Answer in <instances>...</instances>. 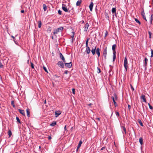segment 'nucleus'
Segmentation results:
<instances>
[{"mask_svg": "<svg viewBox=\"0 0 153 153\" xmlns=\"http://www.w3.org/2000/svg\"><path fill=\"white\" fill-rule=\"evenodd\" d=\"M63 29V27H60L57 28L55 29L54 31L53 32V34H55L58 33L59 32H62Z\"/></svg>", "mask_w": 153, "mask_h": 153, "instance_id": "obj_1", "label": "nucleus"}, {"mask_svg": "<svg viewBox=\"0 0 153 153\" xmlns=\"http://www.w3.org/2000/svg\"><path fill=\"white\" fill-rule=\"evenodd\" d=\"M124 66L126 71H127L128 68V61L126 57V56L124 60Z\"/></svg>", "mask_w": 153, "mask_h": 153, "instance_id": "obj_2", "label": "nucleus"}, {"mask_svg": "<svg viewBox=\"0 0 153 153\" xmlns=\"http://www.w3.org/2000/svg\"><path fill=\"white\" fill-rule=\"evenodd\" d=\"M63 62L62 61H59L57 63V65L58 66L61 68H64V65Z\"/></svg>", "mask_w": 153, "mask_h": 153, "instance_id": "obj_3", "label": "nucleus"}, {"mask_svg": "<svg viewBox=\"0 0 153 153\" xmlns=\"http://www.w3.org/2000/svg\"><path fill=\"white\" fill-rule=\"evenodd\" d=\"M107 47H106L104 49L103 52V56L104 59H106V56L107 54Z\"/></svg>", "mask_w": 153, "mask_h": 153, "instance_id": "obj_4", "label": "nucleus"}, {"mask_svg": "<svg viewBox=\"0 0 153 153\" xmlns=\"http://www.w3.org/2000/svg\"><path fill=\"white\" fill-rule=\"evenodd\" d=\"M64 63L65 64V66L66 67L70 68L71 67V66H72V64L71 62H70L69 63H66V62H64Z\"/></svg>", "mask_w": 153, "mask_h": 153, "instance_id": "obj_5", "label": "nucleus"}, {"mask_svg": "<svg viewBox=\"0 0 153 153\" xmlns=\"http://www.w3.org/2000/svg\"><path fill=\"white\" fill-rule=\"evenodd\" d=\"M86 50L85 51V52L87 54H89L91 52V49L88 46V45L87 46L86 45Z\"/></svg>", "mask_w": 153, "mask_h": 153, "instance_id": "obj_6", "label": "nucleus"}, {"mask_svg": "<svg viewBox=\"0 0 153 153\" xmlns=\"http://www.w3.org/2000/svg\"><path fill=\"white\" fill-rule=\"evenodd\" d=\"M89 26V24L88 23H86L83 27L84 31H87L88 30Z\"/></svg>", "mask_w": 153, "mask_h": 153, "instance_id": "obj_7", "label": "nucleus"}, {"mask_svg": "<svg viewBox=\"0 0 153 153\" xmlns=\"http://www.w3.org/2000/svg\"><path fill=\"white\" fill-rule=\"evenodd\" d=\"M59 56H60L61 59H62V60L63 62H66V60H65L64 56L62 55V54L61 53H59Z\"/></svg>", "mask_w": 153, "mask_h": 153, "instance_id": "obj_8", "label": "nucleus"}, {"mask_svg": "<svg viewBox=\"0 0 153 153\" xmlns=\"http://www.w3.org/2000/svg\"><path fill=\"white\" fill-rule=\"evenodd\" d=\"M114 97H111V98L113 100V102L116 101L117 100V95L115 94H114Z\"/></svg>", "mask_w": 153, "mask_h": 153, "instance_id": "obj_9", "label": "nucleus"}, {"mask_svg": "<svg viewBox=\"0 0 153 153\" xmlns=\"http://www.w3.org/2000/svg\"><path fill=\"white\" fill-rule=\"evenodd\" d=\"M65 5L64 4H62V9L65 12H68V10L67 7H65Z\"/></svg>", "mask_w": 153, "mask_h": 153, "instance_id": "obj_10", "label": "nucleus"}, {"mask_svg": "<svg viewBox=\"0 0 153 153\" xmlns=\"http://www.w3.org/2000/svg\"><path fill=\"white\" fill-rule=\"evenodd\" d=\"M97 46H95L94 47V48H91V52L93 55H94L95 53L96 50V49Z\"/></svg>", "mask_w": 153, "mask_h": 153, "instance_id": "obj_11", "label": "nucleus"}, {"mask_svg": "<svg viewBox=\"0 0 153 153\" xmlns=\"http://www.w3.org/2000/svg\"><path fill=\"white\" fill-rule=\"evenodd\" d=\"M100 49L99 48H97L96 49V52L98 57H99L100 55Z\"/></svg>", "mask_w": 153, "mask_h": 153, "instance_id": "obj_12", "label": "nucleus"}, {"mask_svg": "<svg viewBox=\"0 0 153 153\" xmlns=\"http://www.w3.org/2000/svg\"><path fill=\"white\" fill-rule=\"evenodd\" d=\"M121 127L123 129L122 130V131L123 133V134H124V133L125 134H126V128L125 127V126H121Z\"/></svg>", "mask_w": 153, "mask_h": 153, "instance_id": "obj_13", "label": "nucleus"}, {"mask_svg": "<svg viewBox=\"0 0 153 153\" xmlns=\"http://www.w3.org/2000/svg\"><path fill=\"white\" fill-rule=\"evenodd\" d=\"M18 110L20 114H22L23 116H25V111L24 110L19 109H18Z\"/></svg>", "mask_w": 153, "mask_h": 153, "instance_id": "obj_14", "label": "nucleus"}, {"mask_svg": "<svg viewBox=\"0 0 153 153\" xmlns=\"http://www.w3.org/2000/svg\"><path fill=\"white\" fill-rule=\"evenodd\" d=\"M93 5V3L92 2H91L89 6V8H90V10L91 11H92Z\"/></svg>", "mask_w": 153, "mask_h": 153, "instance_id": "obj_15", "label": "nucleus"}, {"mask_svg": "<svg viewBox=\"0 0 153 153\" xmlns=\"http://www.w3.org/2000/svg\"><path fill=\"white\" fill-rule=\"evenodd\" d=\"M61 114L60 111H59L55 112V117H57Z\"/></svg>", "mask_w": 153, "mask_h": 153, "instance_id": "obj_16", "label": "nucleus"}, {"mask_svg": "<svg viewBox=\"0 0 153 153\" xmlns=\"http://www.w3.org/2000/svg\"><path fill=\"white\" fill-rule=\"evenodd\" d=\"M140 98L141 99H142L143 100V101L145 102H146V99L145 98V96L144 95H142L140 97Z\"/></svg>", "mask_w": 153, "mask_h": 153, "instance_id": "obj_17", "label": "nucleus"}, {"mask_svg": "<svg viewBox=\"0 0 153 153\" xmlns=\"http://www.w3.org/2000/svg\"><path fill=\"white\" fill-rule=\"evenodd\" d=\"M116 47V45L115 44L113 45L112 46V49L113 50V53H116L115 51V48Z\"/></svg>", "mask_w": 153, "mask_h": 153, "instance_id": "obj_18", "label": "nucleus"}, {"mask_svg": "<svg viewBox=\"0 0 153 153\" xmlns=\"http://www.w3.org/2000/svg\"><path fill=\"white\" fill-rule=\"evenodd\" d=\"M26 112H27V117H29L30 116V109L27 108L26 110Z\"/></svg>", "mask_w": 153, "mask_h": 153, "instance_id": "obj_19", "label": "nucleus"}, {"mask_svg": "<svg viewBox=\"0 0 153 153\" xmlns=\"http://www.w3.org/2000/svg\"><path fill=\"white\" fill-rule=\"evenodd\" d=\"M105 15L106 19H107L109 20V17L108 13L105 11Z\"/></svg>", "mask_w": 153, "mask_h": 153, "instance_id": "obj_20", "label": "nucleus"}, {"mask_svg": "<svg viewBox=\"0 0 153 153\" xmlns=\"http://www.w3.org/2000/svg\"><path fill=\"white\" fill-rule=\"evenodd\" d=\"M150 23L151 25L152 24V21L153 20V15L152 14L150 18Z\"/></svg>", "mask_w": 153, "mask_h": 153, "instance_id": "obj_21", "label": "nucleus"}, {"mask_svg": "<svg viewBox=\"0 0 153 153\" xmlns=\"http://www.w3.org/2000/svg\"><path fill=\"white\" fill-rule=\"evenodd\" d=\"M116 8L113 7L112 8L111 10V12L113 14H114V13H116Z\"/></svg>", "mask_w": 153, "mask_h": 153, "instance_id": "obj_22", "label": "nucleus"}, {"mask_svg": "<svg viewBox=\"0 0 153 153\" xmlns=\"http://www.w3.org/2000/svg\"><path fill=\"white\" fill-rule=\"evenodd\" d=\"M82 2V1L81 0L78 1L76 4V5L77 6H79Z\"/></svg>", "mask_w": 153, "mask_h": 153, "instance_id": "obj_23", "label": "nucleus"}, {"mask_svg": "<svg viewBox=\"0 0 153 153\" xmlns=\"http://www.w3.org/2000/svg\"><path fill=\"white\" fill-rule=\"evenodd\" d=\"M56 121H53V122L50 125L51 126H53L56 125Z\"/></svg>", "mask_w": 153, "mask_h": 153, "instance_id": "obj_24", "label": "nucleus"}, {"mask_svg": "<svg viewBox=\"0 0 153 153\" xmlns=\"http://www.w3.org/2000/svg\"><path fill=\"white\" fill-rule=\"evenodd\" d=\"M144 60L145 63L144 64V66H147V61H148L147 58H145Z\"/></svg>", "mask_w": 153, "mask_h": 153, "instance_id": "obj_25", "label": "nucleus"}, {"mask_svg": "<svg viewBox=\"0 0 153 153\" xmlns=\"http://www.w3.org/2000/svg\"><path fill=\"white\" fill-rule=\"evenodd\" d=\"M139 142L141 145H142L143 144V139L142 137H140L139 140Z\"/></svg>", "mask_w": 153, "mask_h": 153, "instance_id": "obj_26", "label": "nucleus"}, {"mask_svg": "<svg viewBox=\"0 0 153 153\" xmlns=\"http://www.w3.org/2000/svg\"><path fill=\"white\" fill-rule=\"evenodd\" d=\"M138 122L139 123L141 126H143V123L140 119H138Z\"/></svg>", "mask_w": 153, "mask_h": 153, "instance_id": "obj_27", "label": "nucleus"}, {"mask_svg": "<svg viewBox=\"0 0 153 153\" xmlns=\"http://www.w3.org/2000/svg\"><path fill=\"white\" fill-rule=\"evenodd\" d=\"M116 53L114 52V53H113V61L114 62L116 57Z\"/></svg>", "mask_w": 153, "mask_h": 153, "instance_id": "obj_28", "label": "nucleus"}, {"mask_svg": "<svg viewBox=\"0 0 153 153\" xmlns=\"http://www.w3.org/2000/svg\"><path fill=\"white\" fill-rule=\"evenodd\" d=\"M38 27L40 28L41 27V25H42V22H41V21H38Z\"/></svg>", "mask_w": 153, "mask_h": 153, "instance_id": "obj_29", "label": "nucleus"}, {"mask_svg": "<svg viewBox=\"0 0 153 153\" xmlns=\"http://www.w3.org/2000/svg\"><path fill=\"white\" fill-rule=\"evenodd\" d=\"M43 9H44V10L45 11L46 10H47V6L45 4H43Z\"/></svg>", "mask_w": 153, "mask_h": 153, "instance_id": "obj_30", "label": "nucleus"}, {"mask_svg": "<svg viewBox=\"0 0 153 153\" xmlns=\"http://www.w3.org/2000/svg\"><path fill=\"white\" fill-rule=\"evenodd\" d=\"M8 134L9 137H10L12 135L11 131L10 130H9L8 131Z\"/></svg>", "mask_w": 153, "mask_h": 153, "instance_id": "obj_31", "label": "nucleus"}, {"mask_svg": "<svg viewBox=\"0 0 153 153\" xmlns=\"http://www.w3.org/2000/svg\"><path fill=\"white\" fill-rule=\"evenodd\" d=\"M135 20L136 22L138 23L139 25H140L141 24L140 22L138 20V19L136 18L135 19Z\"/></svg>", "mask_w": 153, "mask_h": 153, "instance_id": "obj_32", "label": "nucleus"}, {"mask_svg": "<svg viewBox=\"0 0 153 153\" xmlns=\"http://www.w3.org/2000/svg\"><path fill=\"white\" fill-rule=\"evenodd\" d=\"M89 39H90L89 38H87V39L86 40L85 44H86V45H87V46L88 45V41L89 40Z\"/></svg>", "mask_w": 153, "mask_h": 153, "instance_id": "obj_33", "label": "nucleus"}, {"mask_svg": "<svg viewBox=\"0 0 153 153\" xmlns=\"http://www.w3.org/2000/svg\"><path fill=\"white\" fill-rule=\"evenodd\" d=\"M16 119L17 122H18L19 123H21V121H20L19 120V119L18 117H16Z\"/></svg>", "mask_w": 153, "mask_h": 153, "instance_id": "obj_34", "label": "nucleus"}, {"mask_svg": "<svg viewBox=\"0 0 153 153\" xmlns=\"http://www.w3.org/2000/svg\"><path fill=\"white\" fill-rule=\"evenodd\" d=\"M148 33L149 35V38L151 39L152 38V33L150 31H149Z\"/></svg>", "mask_w": 153, "mask_h": 153, "instance_id": "obj_35", "label": "nucleus"}, {"mask_svg": "<svg viewBox=\"0 0 153 153\" xmlns=\"http://www.w3.org/2000/svg\"><path fill=\"white\" fill-rule=\"evenodd\" d=\"M11 104L13 106V107L14 108L15 106V105L14 104V102L13 101H12L11 102Z\"/></svg>", "mask_w": 153, "mask_h": 153, "instance_id": "obj_36", "label": "nucleus"}, {"mask_svg": "<svg viewBox=\"0 0 153 153\" xmlns=\"http://www.w3.org/2000/svg\"><path fill=\"white\" fill-rule=\"evenodd\" d=\"M141 15L142 16H145V12L143 10L141 12Z\"/></svg>", "mask_w": 153, "mask_h": 153, "instance_id": "obj_37", "label": "nucleus"}, {"mask_svg": "<svg viewBox=\"0 0 153 153\" xmlns=\"http://www.w3.org/2000/svg\"><path fill=\"white\" fill-rule=\"evenodd\" d=\"M82 143V140H80L79 141V142L78 144V146H79L80 147Z\"/></svg>", "mask_w": 153, "mask_h": 153, "instance_id": "obj_38", "label": "nucleus"}, {"mask_svg": "<svg viewBox=\"0 0 153 153\" xmlns=\"http://www.w3.org/2000/svg\"><path fill=\"white\" fill-rule=\"evenodd\" d=\"M148 105L150 109L152 110L153 109V108L152 106L149 103H148Z\"/></svg>", "mask_w": 153, "mask_h": 153, "instance_id": "obj_39", "label": "nucleus"}, {"mask_svg": "<svg viewBox=\"0 0 153 153\" xmlns=\"http://www.w3.org/2000/svg\"><path fill=\"white\" fill-rule=\"evenodd\" d=\"M151 57H153V50L152 49H151Z\"/></svg>", "mask_w": 153, "mask_h": 153, "instance_id": "obj_40", "label": "nucleus"}, {"mask_svg": "<svg viewBox=\"0 0 153 153\" xmlns=\"http://www.w3.org/2000/svg\"><path fill=\"white\" fill-rule=\"evenodd\" d=\"M97 70H98L97 71V73H100L101 72V70H100V68H99L97 67Z\"/></svg>", "mask_w": 153, "mask_h": 153, "instance_id": "obj_41", "label": "nucleus"}, {"mask_svg": "<svg viewBox=\"0 0 153 153\" xmlns=\"http://www.w3.org/2000/svg\"><path fill=\"white\" fill-rule=\"evenodd\" d=\"M115 114H116V116L117 117H118V116H119L120 114H119V113L118 112L116 111H115Z\"/></svg>", "mask_w": 153, "mask_h": 153, "instance_id": "obj_42", "label": "nucleus"}, {"mask_svg": "<svg viewBox=\"0 0 153 153\" xmlns=\"http://www.w3.org/2000/svg\"><path fill=\"white\" fill-rule=\"evenodd\" d=\"M43 68L44 69V70L47 73H48V71L46 68V67L45 66L43 67Z\"/></svg>", "mask_w": 153, "mask_h": 153, "instance_id": "obj_43", "label": "nucleus"}, {"mask_svg": "<svg viewBox=\"0 0 153 153\" xmlns=\"http://www.w3.org/2000/svg\"><path fill=\"white\" fill-rule=\"evenodd\" d=\"M31 68H33V69L34 68V65H33V64L32 63V62H31Z\"/></svg>", "mask_w": 153, "mask_h": 153, "instance_id": "obj_44", "label": "nucleus"}, {"mask_svg": "<svg viewBox=\"0 0 153 153\" xmlns=\"http://www.w3.org/2000/svg\"><path fill=\"white\" fill-rule=\"evenodd\" d=\"M58 13L60 15H61L62 14V11L60 10H59L58 11Z\"/></svg>", "mask_w": 153, "mask_h": 153, "instance_id": "obj_45", "label": "nucleus"}, {"mask_svg": "<svg viewBox=\"0 0 153 153\" xmlns=\"http://www.w3.org/2000/svg\"><path fill=\"white\" fill-rule=\"evenodd\" d=\"M74 32H72V34L71 35V36L72 37V38H74Z\"/></svg>", "mask_w": 153, "mask_h": 153, "instance_id": "obj_46", "label": "nucleus"}, {"mask_svg": "<svg viewBox=\"0 0 153 153\" xmlns=\"http://www.w3.org/2000/svg\"><path fill=\"white\" fill-rule=\"evenodd\" d=\"M51 27H49L48 28V31L49 32H50L51 31Z\"/></svg>", "mask_w": 153, "mask_h": 153, "instance_id": "obj_47", "label": "nucleus"}, {"mask_svg": "<svg viewBox=\"0 0 153 153\" xmlns=\"http://www.w3.org/2000/svg\"><path fill=\"white\" fill-rule=\"evenodd\" d=\"M114 106H115V107H117L118 105H117V103L116 102V101L114 102Z\"/></svg>", "mask_w": 153, "mask_h": 153, "instance_id": "obj_48", "label": "nucleus"}, {"mask_svg": "<svg viewBox=\"0 0 153 153\" xmlns=\"http://www.w3.org/2000/svg\"><path fill=\"white\" fill-rule=\"evenodd\" d=\"M130 86H131V89H132V91H134V89L133 87V86H132V85H130Z\"/></svg>", "mask_w": 153, "mask_h": 153, "instance_id": "obj_49", "label": "nucleus"}, {"mask_svg": "<svg viewBox=\"0 0 153 153\" xmlns=\"http://www.w3.org/2000/svg\"><path fill=\"white\" fill-rule=\"evenodd\" d=\"M3 67V65H2L1 62L0 61V68H2Z\"/></svg>", "mask_w": 153, "mask_h": 153, "instance_id": "obj_50", "label": "nucleus"}, {"mask_svg": "<svg viewBox=\"0 0 153 153\" xmlns=\"http://www.w3.org/2000/svg\"><path fill=\"white\" fill-rule=\"evenodd\" d=\"M72 93L73 94H75V89L74 88H73L72 89Z\"/></svg>", "mask_w": 153, "mask_h": 153, "instance_id": "obj_51", "label": "nucleus"}, {"mask_svg": "<svg viewBox=\"0 0 153 153\" xmlns=\"http://www.w3.org/2000/svg\"><path fill=\"white\" fill-rule=\"evenodd\" d=\"M13 41H14V42H15V43L16 44V45H18V42H17V41H15V39H14L13 40Z\"/></svg>", "mask_w": 153, "mask_h": 153, "instance_id": "obj_52", "label": "nucleus"}, {"mask_svg": "<svg viewBox=\"0 0 153 153\" xmlns=\"http://www.w3.org/2000/svg\"><path fill=\"white\" fill-rule=\"evenodd\" d=\"M108 34V32L107 31H106V32L105 33V37H106Z\"/></svg>", "mask_w": 153, "mask_h": 153, "instance_id": "obj_53", "label": "nucleus"}, {"mask_svg": "<svg viewBox=\"0 0 153 153\" xmlns=\"http://www.w3.org/2000/svg\"><path fill=\"white\" fill-rule=\"evenodd\" d=\"M143 18L146 21H147V20H146V16H143Z\"/></svg>", "mask_w": 153, "mask_h": 153, "instance_id": "obj_54", "label": "nucleus"}, {"mask_svg": "<svg viewBox=\"0 0 153 153\" xmlns=\"http://www.w3.org/2000/svg\"><path fill=\"white\" fill-rule=\"evenodd\" d=\"M48 140H50L51 139V136H49L48 137Z\"/></svg>", "mask_w": 153, "mask_h": 153, "instance_id": "obj_55", "label": "nucleus"}, {"mask_svg": "<svg viewBox=\"0 0 153 153\" xmlns=\"http://www.w3.org/2000/svg\"><path fill=\"white\" fill-rule=\"evenodd\" d=\"M105 148V147H102L101 149V150H102Z\"/></svg>", "mask_w": 153, "mask_h": 153, "instance_id": "obj_56", "label": "nucleus"}, {"mask_svg": "<svg viewBox=\"0 0 153 153\" xmlns=\"http://www.w3.org/2000/svg\"><path fill=\"white\" fill-rule=\"evenodd\" d=\"M128 107L129 110H130L131 108V105L129 104L128 105Z\"/></svg>", "mask_w": 153, "mask_h": 153, "instance_id": "obj_57", "label": "nucleus"}, {"mask_svg": "<svg viewBox=\"0 0 153 153\" xmlns=\"http://www.w3.org/2000/svg\"><path fill=\"white\" fill-rule=\"evenodd\" d=\"M68 71H65L64 73L65 74H68Z\"/></svg>", "mask_w": 153, "mask_h": 153, "instance_id": "obj_58", "label": "nucleus"}, {"mask_svg": "<svg viewBox=\"0 0 153 153\" xmlns=\"http://www.w3.org/2000/svg\"><path fill=\"white\" fill-rule=\"evenodd\" d=\"M64 129L65 130V131L66 130H67V129H66V125H65V127H64Z\"/></svg>", "mask_w": 153, "mask_h": 153, "instance_id": "obj_59", "label": "nucleus"}, {"mask_svg": "<svg viewBox=\"0 0 153 153\" xmlns=\"http://www.w3.org/2000/svg\"><path fill=\"white\" fill-rule=\"evenodd\" d=\"M21 12L22 13H24V10H22L21 11Z\"/></svg>", "mask_w": 153, "mask_h": 153, "instance_id": "obj_60", "label": "nucleus"}, {"mask_svg": "<svg viewBox=\"0 0 153 153\" xmlns=\"http://www.w3.org/2000/svg\"><path fill=\"white\" fill-rule=\"evenodd\" d=\"M11 37L13 39H15V37L14 36H12Z\"/></svg>", "mask_w": 153, "mask_h": 153, "instance_id": "obj_61", "label": "nucleus"}, {"mask_svg": "<svg viewBox=\"0 0 153 153\" xmlns=\"http://www.w3.org/2000/svg\"><path fill=\"white\" fill-rule=\"evenodd\" d=\"M114 15H115V16H116V17H117V14H116V13H114Z\"/></svg>", "mask_w": 153, "mask_h": 153, "instance_id": "obj_62", "label": "nucleus"}, {"mask_svg": "<svg viewBox=\"0 0 153 153\" xmlns=\"http://www.w3.org/2000/svg\"><path fill=\"white\" fill-rule=\"evenodd\" d=\"M74 41V38H72V40H71V42H72V43L73 42V41Z\"/></svg>", "mask_w": 153, "mask_h": 153, "instance_id": "obj_63", "label": "nucleus"}, {"mask_svg": "<svg viewBox=\"0 0 153 153\" xmlns=\"http://www.w3.org/2000/svg\"><path fill=\"white\" fill-rule=\"evenodd\" d=\"M55 76H56V77H59V76H57V75H55Z\"/></svg>", "mask_w": 153, "mask_h": 153, "instance_id": "obj_64", "label": "nucleus"}]
</instances>
